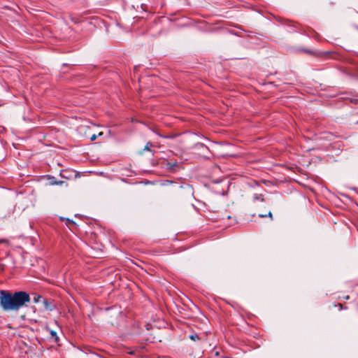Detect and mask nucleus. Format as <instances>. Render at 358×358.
<instances>
[{
	"instance_id": "f257e3e1",
	"label": "nucleus",
	"mask_w": 358,
	"mask_h": 358,
	"mask_svg": "<svg viewBox=\"0 0 358 358\" xmlns=\"http://www.w3.org/2000/svg\"><path fill=\"white\" fill-rule=\"evenodd\" d=\"M31 301L29 294L24 291L13 293L7 290L0 291V307L4 312L18 311Z\"/></svg>"
},
{
	"instance_id": "f03ea898",
	"label": "nucleus",
	"mask_w": 358,
	"mask_h": 358,
	"mask_svg": "<svg viewBox=\"0 0 358 358\" xmlns=\"http://www.w3.org/2000/svg\"><path fill=\"white\" fill-rule=\"evenodd\" d=\"M43 304L44 308L48 310H52L55 306L53 305L52 302L50 299H43Z\"/></svg>"
},
{
	"instance_id": "7ed1b4c3",
	"label": "nucleus",
	"mask_w": 358,
	"mask_h": 358,
	"mask_svg": "<svg viewBox=\"0 0 358 358\" xmlns=\"http://www.w3.org/2000/svg\"><path fill=\"white\" fill-rule=\"evenodd\" d=\"M178 166L177 162H167L166 163V169L171 171H174L176 170V167Z\"/></svg>"
},
{
	"instance_id": "20e7f679",
	"label": "nucleus",
	"mask_w": 358,
	"mask_h": 358,
	"mask_svg": "<svg viewBox=\"0 0 358 358\" xmlns=\"http://www.w3.org/2000/svg\"><path fill=\"white\" fill-rule=\"evenodd\" d=\"M253 201H264V198L262 194H255L253 195Z\"/></svg>"
},
{
	"instance_id": "39448f33",
	"label": "nucleus",
	"mask_w": 358,
	"mask_h": 358,
	"mask_svg": "<svg viewBox=\"0 0 358 358\" xmlns=\"http://www.w3.org/2000/svg\"><path fill=\"white\" fill-rule=\"evenodd\" d=\"M41 299H43L41 295L35 294L34 296V299H33V301L35 303H39Z\"/></svg>"
},
{
	"instance_id": "423d86ee",
	"label": "nucleus",
	"mask_w": 358,
	"mask_h": 358,
	"mask_svg": "<svg viewBox=\"0 0 358 358\" xmlns=\"http://www.w3.org/2000/svg\"><path fill=\"white\" fill-rule=\"evenodd\" d=\"M61 220H66V224L67 226H69L70 224H76V222L73 220H70L69 218L64 219L62 217Z\"/></svg>"
},
{
	"instance_id": "0eeeda50",
	"label": "nucleus",
	"mask_w": 358,
	"mask_h": 358,
	"mask_svg": "<svg viewBox=\"0 0 358 358\" xmlns=\"http://www.w3.org/2000/svg\"><path fill=\"white\" fill-rule=\"evenodd\" d=\"M259 217H270L271 220H273V214L271 213V211L268 212V215H264V214H259Z\"/></svg>"
},
{
	"instance_id": "6e6552de",
	"label": "nucleus",
	"mask_w": 358,
	"mask_h": 358,
	"mask_svg": "<svg viewBox=\"0 0 358 358\" xmlns=\"http://www.w3.org/2000/svg\"><path fill=\"white\" fill-rule=\"evenodd\" d=\"M152 146V143L151 142H148L143 149V150H147V151H151L150 150V147Z\"/></svg>"
},
{
	"instance_id": "1a4fd4ad",
	"label": "nucleus",
	"mask_w": 358,
	"mask_h": 358,
	"mask_svg": "<svg viewBox=\"0 0 358 358\" xmlns=\"http://www.w3.org/2000/svg\"><path fill=\"white\" fill-rule=\"evenodd\" d=\"M102 134H103V133H102V132L99 133V134H98V135L92 134V135L91 136V137H90V140H91L92 141H94V140H96V139L97 136H101Z\"/></svg>"
},
{
	"instance_id": "9d476101",
	"label": "nucleus",
	"mask_w": 358,
	"mask_h": 358,
	"mask_svg": "<svg viewBox=\"0 0 358 358\" xmlns=\"http://www.w3.org/2000/svg\"><path fill=\"white\" fill-rule=\"evenodd\" d=\"M189 338L192 341L199 340V337L197 334H192L189 336Z\"/></svg>"
},
{
	"instance_id": "9b49d317",
	"label": "nucleus",
	"mask_w": 358,
	"mask_h": 358,
	"mask_svg": "<svg viewBox=\"0 0 358 358\" xmlns=\"http://www.w3.org/2000/svg\"><path fill=\"white\" fill-rule=\"evenodd\" d=\"M51 334H52V336H56V332H55V331H51Z\"/></svg>"
},
{
	"instance_id": "f8f14e48",
	"label": "nucleus",
	"mask_w": 358,
	"mask_h": 358,
	"mask_svg": "<svg viewBox=\"0 0 358 358\" xmlns=\"http://www.w3.org/2000/svg\"><path fill=\"white\" fill-rule=\"evenodd\" d=\"M63 182H64L63 181H59V182H55V184H57V185H58V184H62V183H63Z\"/></svg>"
},
{
	"instance_id": "ddd939ff",
	"label": "nucleus",
	"mask_w": 358,
	"mask_h": 358,
	"mask_svg": "<svg viewBox=\"0 0 358 358\" xmlns=\"http://www.w3.org/2000/svg\"><path fill=\"white\" fill-rule=\"evenodd\" d=\"M357 29H358V27H357Z\"/></svg>"
}]
</instances>
